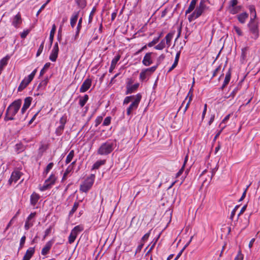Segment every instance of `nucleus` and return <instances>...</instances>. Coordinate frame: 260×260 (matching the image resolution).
I'll use <instances>...</instances> for the list:
<instances>
[{"mask_svg":"<svg viewBox=\"0 0 260 260\" xmlns=\"http://www.w3.org/2000/svg\"><path fill=\"white\" fill-rule=\"evenodd\" d=\"M54 240L52 239L48 241L41 250V254L46 256L48 254L54 243Z\"/></svg>","mask_w":260,"mask_h":260,"instance_id":"2eb2a0df","label":"nucleus"},{"mask_svg":"<svg viewBox=\"0 0 260 260\" xmlns=\"http://www.w3.org/2000/svg\"><path fill=\"white\" fill-rule=\"evenodd\" d=\"M79 12H80L79 11H77V12L75 11L73 13V14L71 17L70 24H71V27L73 28L74 27H75L76 23L77 21V20H78V18L79 17Z\"/></svg>","mask_w":260,"mask_h":260,"instance_id":"412c9836","label":"nucleus"},{"mask_svg":"<svg viewBox=\"0 0 260 260\" xmlns=\"http://www.w3.org/2000/svg\"><path fill=\"white\" fill-rule=\"evenodd\" d=\"M238 4V0H231L230 2V5L229 7H236L237 6V5Z\"/></svg>","mask_w":260,"mask_h":260,"instance_id":"e2e57ef3","label":"nucleus"},{"mask_svg":"<svg viewBox=\"0 0 260 260\" xmlns=\"http://www.w3.org/2000/svg\"><path fill=\"white\" fill-rule=\"evenodd\" d=\"M95 177L94 174H91L89 177H88L84 180L83 183L80 185V191L85 193L87 192L92 186Z\"/></svg>","mask_w":260,"mask_h":260,"instance_id":"7ed1b4c3","label":"nucleus"},{"mask_svg":"<svg viewBox=\"0 0 260 260\" xmlns=\"http://www.w3.org/2000/svg\"><path fill=\"white\" fill-rule=\"evenodd\" d=\"M248 8L250 11L251 17L250 19H256L257 18V15L256 12L255 10V8L254 5H249L248 7Z\"/></svg>","mask_w":260,"mask_h":260,"instance_id":"c756f323","label":"nucleus"},{"mask_svg":"<svg viewBox=\"0 0 260 260\" xmlns=\"http://www.w3.org/2000/svg\"><path fill=\"white\" fill-rule=\"evenodd\" d=\"M165 58V55L163 54H161L157 59L156 65L158 66L160 64L161 62Z\"/></svg>","mask_w":260,"mask_h":260,"instance_id":"6e6d98bb","label":"nucleus"},{"mask_svg":"<svg viewBox=\"0 0 260 260\" xmlns=\"http://www.w3.org/2000/svg\"><path fill=\"white\" fill-rule=\"evenodd\" d=\"M25 240H26V237L25 235H23L20 239L18 250H20L23 247L24 243L25 242Z\"/></svg>","mask_w":260,"mask_h":260,"instance_id":"a18cd8bd","label":"nucleus"},{"mask_svg":"<svg viewBox=\"0 0 260 260\" xmlns=\"http://www.w3.org/2000/svg\"><path fill=\"white\" fill-rule=\"evenodd\" d=\"M44 48V42H43L40 45L39 49L36 53V57H38L42 53Z\"/></svg>","mask_w":260,"mask_h":260,"instance_id":"603ef678","label":"nucleus"},{"mask_svg":"<svg viewBox=\"0 0 260 260\" xmlns=\"http://www.w3.org/2000/svg\"><path fill=\"white\" fill-rule=\"evenodd\" d=\"M237 19L241 23H244L248 17V14L246 12H243L237 15Z\"/></svg>","mask_w":260,"mask_h":260,"instance_id":"b1692460","label":"nucleus"},{"mask_svg":"<svg viewBox=\"0 0 260 260\" xmlns=\"http://www.w3.org/2000/svg\"><path fill=\"white\" fill-rule=\"evenodd\" d=\"M226 125H224L223 126H222L221 128V129H220L219 131H218L215 136H214V138L213 139V141L214 142L216 141V139H217V138L220 136V135L221 134V133H222V131L223 130V129L225 127Z\"/></svg>","mask_w":260,"mask_h":260,"instance_id":"864d4df0","label":"nucleus"},{"mask_svg":"<svg viewBox=\"0 0 260 260\" xmlns=\"http://www.w3.org/2000/svg\"><path fill=\"white\" fill-rule=\"evenodd\" d=\"M22 23L21 16L20 13H18L12 19V25L15 28L20 27Z\"/></svg>","mask_w":260,"mask_h":260,"instance_id":"ddd939ff","label":"nucleus"},{"mask_svg":"<svg viewBox=\"0 0 260 260\" xmlns=\"http://www.w3.org/2000/svg\"><path fill=\"white\" fill-rule=\"evenodd\" d=\"M207 8L208 7L206 5L205 0H201L199 5L195 10L197 16H200Z\"/></svg>","mask_w":260,"mask_h":260,"instance_id":"9d476101","label":"nucleus"},{"mask_svg":"<svg viewBox=\"0 0 260 260\" xmlns=\"http://www.w3.org/2000/svg\"><path fill=\"white\" fill-rule=\"evenodd\" d=\"M241 9V6H238L233 7H228V11L230 14L234 15L240 12Z\"/></svg>","mask_w":260,"mask_h":260,"instance_id":"c85d7f7f","label":"nucleus"},{"mask_svg":"<svg viewBox=\"0 0 260 260\" xmlns=\"http://www.w3.org/2000/svg\"><path fill=\"white\" fill-rule=\"evenodd\" d=\"M249 50L248 47H245L241 49V55L240 57V61L243 62L246 59L247 56V52Z\"/></svg>","mask_w":260,"mask_h":260,"instance_id":"393cba45","label":"nucleus"},{"mask_svg":"<svg viewBox=\"0 0 260 260\" xmlns=\"http://www.w3.org/2000/svg\"><path fill=\"white\" fill-rule=\"evenodd\" d=\"M103 120V116H98L95 120V126L98 127L102 122Z\"/></svg>","mask_w":260,"mask_h":260,"instance_id":"8fccbe9b","label":"nucleus"},{"mask_svg":"<svg viewBox=\"0 0 260 260\" xmlns=\"http://www.w3.org/2000/svg\"><path fill=\"white\" fill-rule=\"evenodd\" d=\"M147 72L145 69L142 70L140 74L139 79L141 81H144L147 78Z\"/></svg>","mask_w":260,"mask_h":260,"instance_id":"58836bf2","label":"nucleus"},{"mask_svg":"<svg viewBox=\"0 0 260 260\" xmlns=\"http://www.w3.org/2000/svg\"><path fill=\"white\" fill-rule=\"evenodd\" d=\"M118 9H115L114 11L111 14V21H113L117 15Z\"/></svg>","mask_w":260,"mask_h":260,"instance_id":"69168bd1","label":"nucleus"},{"mask_svg":"<svg viewBox=\"0 0 260 260\" xmlns=\"http://www.w3.org/2000/svg\"><path fill=\"white\" fill-rule=\"evenodd\" d=\"M32 80L29 77H25L21 82L18 88V91H21L25 89Z\"/></svg>","mask_w":260,"mask_h":260,"instance_id":"f3484780","label":"nucleus"},{"mask_svg":"<svg viewBox=\"0 0 260 260\" xmlns=\"http://www.w3.org/2000/svg\"><path fill=\"white\" fill-rule=\"evenodd\" d=\"M166 47V43L165 39H163L161 42L155 46V49L156 50H162Z\"/></svg>","mask_w":260,"mask_h":260,"instance_id":"4c0bfd02","label":"nucleus"},{"mask_svg":"<svg viewBox=\"0 0 260 260\" xmlns=\"http://www.w3.org/2000/svg\"><path fill=\"white\" fill-rule=\"evenodd\" d=\"M22 173L18 170H14L11 174V177L8 180V184L11 185L12 182L16 183L21 177Z\"/></svg>","mask_w":260,"mask_h":260,"instance_id":"1a4fd4ad","label":"nucleus"},{"mask_svg":"<svg viewBox=\"0 0 260 260\" xmlns=\"http://www.w3.org/2000/svg\"><path fill=\"white\" fill-rule=\"evenodd\" d=\"M199 17L200 16H197V14L196 13V11H194L191 15L188 16V19L189 22H191Z\"/></svg>","mask_w":260,"mask_h":260,"instance_id":"49530a36","label":"nucleus"},{"mask_svg":"<svg viewBox=\"0 0 260 260\" xmlns=\"http://www.w3.org/2000/svg\"><path fill=\"white\" fill-rule=\"evenodd\" d=\"M106 162L105 160H99L96 161L92 166V170L98 169L101 166L104 165Z\"/></svg>","mask_w":260,"mask_h":260,"instance_id":"2f4dec72","label":"nucleus"},{"mask_svg":"<svg viewBox=\"0 0 260 260\" xmlns=\"http://www.w3.org/2000/svg\"><path fill=\"white\" fill-rule=\"evenodd\" d=\"M231 115L228 114L222 120L221 123L220 124L219 126H221L222 124H226L228 122V121L229 120Z\"/></svg>","mask_w":260,"mask_h":260,"instance_id":"052dcab7","label":"nucleus"},{"mask_svg":"<svg viewBox=\"0 0 260 260\" xmlns=\"http://www.w3.org/2000/svg\"><path fill=\"white\" fill-rule=\"evenodd\" d=\"M231 69H229L228 71L226 73L225 77L224 78V82H225V83H226L229 84V83L230 81V79H231Z\"/></svg>","mask_w":260,"mask_h":260,"instance_id":"c03bdc74","label":"nucleus"},{"mask_svg":"<svg viewBox=\"0 0 260 260\" xmlns=\"http://www.w3.org/2000/svg\"><path fill=\"white\" fill-rule=\"evenodd\" d=\"M207 105L206 104H205L204 105V110L203 111L202 114V121H203L204 120V119L205 118V115H206V113L207 112Z\"/></svg>","mask_w":260,"mask_h":260,"instance_id":"680f3d73","label":"nucleus"},{"mask_svg":"<svg viewBox=\"0 0 260 260\" xmlns=\"http://www.w3.org/2000/svg\"><path fill=\"white\" fill-rule=\"evenodd\" d=\"M32 100V98L31 97H30V96L26 97L24 99V102L23 104V106H24L25 107H26L28 108L31 103Z\"/></svg>","mask_w":260,"mask_h":260,"instance_id":"ea45409f","label":"nucleus"},{"mask_svg":"<svg viewBox=\"0 0 260 260\" xmlns=\"http://www.w3.org/2000/svg\"><path fill=\"white\" fill-rule=\"evenodd\" d=\"M48 80L49 79L48 77H46L44 80H42L39 84L37 87V90H44L46 88Z\"/></svg>","mask_w":260,"mask_h":260,"instance_id":"bb28decb","label":"nucleus"},{"mask_svg":"<svg viewBox=\"0 0 260 260\" xmlns=\"http://www.w3.org/2000/svg\"><path fill=\"white\" fill-rule=\"evenodd\" d=\"M174 34H167L165 38L164 39L165 40L166 44L168 45V46H170V43L173 38V35Z\"/></svg>","mask_w":260,"mask_h":260,"instance_id":"79ce46f5","label":"nucleus"},{"mask_svg":"<svg viewBox=\"0 0 260 260\" xmlns=\"http://www.w3.org/2000/svg\"><path fill=\"white\" fill-rule=\"evenodd\" d=\"M192 96H193V94H192V88H191L190 89V90L189 91L188 94H187V95L186 96V97L185 98V100L183 101V102H182V105L180 107L179 109V111L181 107H182L183 105L184 104V103H185V101L188 98V97L189 98V97H191V100H192Z\"/></svg>","mask_w":260,"mask_h":260,"instance_id":"09e8293b","label":"nucleus"},{"mask_svg":"<svg viewBox=\"0 0 260 260\" xmlns=\"http://www.w3.org/2000/svg\"><path fill=\"white\" fill-rule=\"evenodd\" d=\"M151 230L149 232L145 234L142 238L141 240L145 242L148 240L150 235Z\"/></svg>","mask_w":260,"mask_h":260,"instance_id":"bf43d9fd","label":"nucleus"},{"mask_svg":"<svg viewBox=\"0 0 260 260\" xmlns=\"http://www.w3.org/2000/svg\"><path fill=\"white\" fill-rule=\"evenodd\" d=\"M92 80L89 78H86L83 82L80 88V92H85L87 91L91 85Z\"/></svg>","mask_w":260,"mask_h":260,"instance_id":"4468645a","label":"nucleus"},{"mask_svg":"<svg viewBox=\"0 0 260 260\" xmlns=\"http://www.w3.org/2000/svg\"><path fill=\"white\" fill-rule=\"evenodd\" d=\"M40 198V196L38 193L33 192L30 197V202L31 205L35 206Z\"/></svg>","mask_w":260,"mask_h":260,"instance_id":"aec40b11","label":"nucleus"},{"mask_svg":"<svg viewBox=\"0 0 260 260\" xmlns=\"http://www.w3.org/2000/svg\"><path fill=\"white\" fill-rule=\"evenodd\" d=\"M79 105L81 107H83L89 99L87 94H85L83 96H79Z\"/></svg>","mask_w":260,"mask_h":260,"instance_id":"a878e982","label":"nucleus"},{"mask_svg":"<svg viewBox=\"0 0 260 260\" xmlns=\"http://www.w3.org/2000/svg\"><path fill=\"white\" fill-rule=\"evenodd\" d=\"M189 34H188V35L187 34H177L175 41L180 37H184L185 39H187Z\"/></svg>","mask_w":260,"mask_h":260,"instance_id":"0e129e2a","label":"nucleus"},{"mask_svg":"<svg viewBox=\"0 0 260 260\" xmlns=\"http://www.w3.org/2000/svg\"><path fill=\"white\" fill-rule=\"evenodd\" d=\"M73 170V167H71L70 166H69L67 168V169L65 170L64 173H63L62 178V181H63L66 179H67L68 176L69 174L72 172Z\"/></svg>","mask_w":260,"mask_h":260,"instance_id":"c9c22d12","label":"nucleus"},{"mask_svg":"<svg viewBox=\"0 0 260 260\" xmlns=\"http://www.w3.org/2000/svg\"><path fill=\"white\" fill-rule=\"evenodd\" d=\"M258 22L257 18L256 19H250L249 23L248 24L249 30L252 32H258Z\"/></svg>","mask_w":260,"mask_h":260,"instance_id":"9b49d317","label":"nucleus"},{"mask_svg":"<svg viewBox=\"0 0 260 260\" xmlns=\"http://www.w3.org/2000/svg\"><path fill=\"white\" fill-rule=\"evenodd\" d=\"M239 205H236L235 207V208L233 209V210L232 211L231 216H230V219L231 220H233L234 217L236 214L237 210L239 208Z\"/></svg>","mask_w":260,"mask_h":260,"instance_id":"5fc2aeb1","label":"nucleus"},{"mask_svg":"<svg viewBox=\"0 0 260 260\" xmlns=\"http://www.w3.org/2000/svg\"><path fill=\"white\" fill-rule=\"evenodd\" d=\"M48 145L42 143L38 150V154L36 156V160H39L43 155L44 153L48 149Z\"/></svg>","mask_w":260,"mask_h":260,"instance_id":"dca6fc26","label":"nucleus"},{"mask_svg":"<svg viewBox=\"0 0 260 260\" xmlns=\"http://www.w3.org/2000/svg\"><path fill=\"white\" fill-rule=\"evenodd\" d=\"M82 18L81 17L79 20L78 25L77 26V30H76V32H79V31L81 29V26H82Z\"/></svg>","mask_w":260,"mask_h":260,"instance_id":"13d9d810","label":"nucleus"},{"mask_svg":"<svg viewBox=\"0 0 260 260\" xmlns=\"http://www.w3.org/2000/svg\"><path fill=\"white\" fill-rule=\"evenodd\" d=\"M95 11H96V8L95 7H94L92 8L91 11L90 12L89 16V18H88V21H89V22H91L92 21L93 17V16H94V14Z\"/></svg>","mask_w":260,"mask_h":260,"instance_id":"de8ad7c7","label":"nucleus"},{"mask_svg":"<svg viewBox=\"0 0 260 260\" xmlns=\"http://www.w3.org/2000/svg\"><path fill=\"white\" fill-rule=\"evenodd\" d=\"M198 0H191L188 8L185 11V14H187L192 12L194 9Z\"/></svg>","mask_w":260,"mask_h":260,"instance_id":"7c9ffc66","label":"nucleus"},{"mask_svg":"<svg viewBox=\"0 0 260 260\" xmlns=\"http://www.w3.org/2000/svg\"><path fill=\"white\" fill-rule=\"evenodd\" d=\"M36 212H31L26 218L24 228L25 230H28L31 227L34 225V222L35 221V218L36 216Z\"/></svg>","mask_w":260,"mask_h":260,"instance_id":"6e6552de","label":"nucleus"},{"mask_svg":"<svg viewBox=\"0 0 260 260\" xmlns=\"http://www.w3.org/2000/svg\"><path fill=\"white\" fill-rule=\"evenodd\" d=\"M111 117L110 116H108L106 117L104 120L103 123V126H108L111 123Z\"/></svg>","mask_w":260,"mask_h":260,"instance_id":"3c124183","label":"nucleus"},{"mask_svg":"<svg viewBox=\"0 0 260 260\" xmlns=\"http://www.w3.org/2000/svg\"><path fill=\"white\" fill-rule=\"evenodd\" d=\"M152 54V52H148L144 56L142 60V63L145 66H149L152 63V60L151 58Z\"/></svg>","mask_w":260,"mask_h":260,"instance_id":"a211bd4d","label":"nucleus"},{"mask_svg":"<svg viewBox=\"0 0 260 260\" xmlns=\"http://www.w3.org/2000/svg\"><path fill=\"white\" fill-rule=\"evenodd\" d=\"M21 103V100L18 99L14 101L8 106L4 117L5 121H7L14 119V116L20 109Z\"/></svg>","mask_w":260,"mask_h":260,"instance_id":"f257e3e1","label":"nucleus"},{"mask_svg":"<svg viewBox=\"0 0 260 260\" xmlns=\"http://www.w3.org/2000/svg\"><path fill=\"white\" fill-rule=\"evenodd\" d=\"M59 52V48L57 43H56L53 47L52 50H51V52L49 56V59L53 62H54L56 60V59L58 57V54Z\"/></svg>","mask_w":260,"mask_h":260,"instance_id":"f8f14e48","label":"nucleus"},{"mask_svg":"<svg viewBox=\"0 0 260 260\" xmlns=\"http://www.w3.org/2000/svg\"><path fill=\"white\" fill-rule=\"evenodd\" d=\"M139 85V83H137L134 84V85L129 86V87H127L126 90L125 91V94H129L134 92L135 91L137 90Z\"/></svg>","mask_w":260,"mask_h":260,"instance_id":"5701e85b","label":"nucleus"},{"mask_svg":"<svg viewBox=\"0 0 260 260\" xmlns=\"http://www.w3.org/2000/svg\"><path fill=\"white\" fill-rule=\"evenodd\" d=\"M35 252V247H29L26 251L22 260H30Z\"/></svg>","mask_w":260,"mask_h":260,"instance_id":"6ab92c4d","label":"nucleus"},{"mask_svg":"<svg viewBox=\"0 0 260 260\" xmlns=\"http://www.w3.org/2000/svg\"><path fill=\"white\" fill-rule=\"evenodd\" d=\"M9 59V57L8 56H6L3 57L0 60V71H2L4 67L6 66L8 64V61Z\"/></svg>","mask_w":260,"mask_h":260,"instance_id":"473e14b6","label":"nucleus"},{"mask_svg":"<svg viewBox=\"0 0 260 260\" xmlns=\"http://www.w3.org/2000/svg\"><path fill=\"white\" fill-rule=\"evenodd\" d=\"M136 95H130L126 96L123 101V105L128 104L132 100H135Z\"/></svg>","mask_w":260,"mask_h":260,"instance_id":"37998d69","label":"nucleus"},{"mask_svg":"<svg viewBox=\"0 0 260 260\" xmlns=\"http://www.w3.org/2000/svg\"><path fill=\"white\" fill-rule=\"evenodd\" d=\"M79 206V203L78 202H75L74 204L73 207L69 213V216H72L75 212L77 210V208Z\"/></svg>","mask_w":260,"mask_h":260,"instance_id":"a19ab883","label":"nucleus"},{"mask_svg":"<svg viewBox=\"0 0 260 260\" xmlns=\"http://www.w3.org/2000/svg\"><path fill=\"white\" fill-rule=\"evenodd\" d=\"M180 55V52L179 51L176 53L175 60H174V61H173V64L170 67V68L169 69L168 72L172 71L174 69H175L176 67V66H177V64L178 63Z\"/></svg>","mask_w":260,"mask_h":260,"instance_id":"cd10ccee","label":"nucleus"},{"mask_svg":"<svg viewBox=\"0 0 260 260\" xmlns=\"http://www.w3.org/2000/svg\"><path fill=\"white\" fill-rule=\"evenodd\" d=\"M54 166L53 162H50L48 164L46 168L43 171V175L46 176L49 172V171L53 168Z\"/></svg>","mask_w":260,"mask_h":260,"instance_id":"e433bc0d","label":"nucleus"},{"mask_svg":"<svg viewBox=\"0 0 260 260\" xmlns=\"http://www.w3.org/2000/svg\"><path fill=\"white\" fill-rule=\"evenodd\" d=\"M56 180V177L54 174L51 173L49 178L46 179L44 184L40 187V190L41 191H44L54 184Z\"/></svg>","mask_w":260,"mask_h":260,"instance_id":"20e7f679","label":"nucleus"},{"mask_svg":"<svg viewBox=\"0 0 260 260\" xmlns=\"http://www.w3.org/2000/svg\"><path fill=\"white\" fill-rule=\"evenodd\" d=\"M141 99L142 95L140 93H137L136 95V98L127 108L126 114L127 115H130L132 111L136 110L138 108Z\"/></svg>","mask_w":260,"mask_h":260,"instance_id":"39448f33","label":"nucleus"},{"mask_svg":"<svg viewBox=\"0 0 260 260\" xmlns=\"http://www.w3.org/2000/svg\"><path fill=\"white\" fill-rule=\"evenodd\" d=\"M75 152L74 150H72L70 151L69 153L67 156L66 159V164H69L72 160L74 156Z\"/></svg>","mask_w":260,"mask_h":260,"instance_id":"f704fd0d","label":"nucleus"},{"mask_svg":"<svg viewBox=\"0 0 260 260\" xmlns=\"http://www.w3.org/2000/svg\"><path fill=\"white\" fill-rule=\"evenodd\" d=\"M133 82L134 80L132 78H127V81L126 82V88L132 85Z\"/></svg>","mask_w":260,"mask_h":260,"instance_id":"338daca9","label":"nucleus"},{"mask_svg":"<svg viewBox=\"0 0 260 260\" xmlns=\"http://www.w3.org/2000/svg\"><path fill=\"white\" fill-rule=\"evenodd\" d=\"M67 122V116L66 115H63L59 119V125L55 129V133L56 136H59L62 135L64 129L65 124Z\"/></svg>","mask_w":260,"mask_h":260,"instance_id":"0eeeda50","label":"nucleus"},{"mask_svg":"<svg viewBox=\"0 0 260 260\" xmlns=\"http://www.w3.org/2000/svg\"><path fill=\"white\" fill-rule=\"evenodd\" d=\"M116 147V141L109 139L101 144L97 150V154L103 156L108 155L112 152Z\"/></svg>","mask_w":260,"mask_h":260,"instance_id":"f03ea898","label":"nucleus"},{"mask_svg":"<svg viewBox=\"0 0 260 260\" xmlns=\"http://www.w3.org/2000/svg\"><path fill=\"white\" fill-rule=\"evenodd\" d=\"M75 1L77 6L81 9H83L86 6V0H75Z\"/></svg>","mask_w":260,"mask_h":260,"instance_id":"72a5a7b5","label":"nucleus"},{"mask_svg":"<svg viewBox=\"0 0 260 260\" xmlns=\"http://www.w3.org/2000/svg\"><path fill=\"white\" fill-rule=\"evenodd\" d=\"M157 67L158 66L156 64L155 66H154L151 67L150 68L145 69V70L147 72H149L150 73H153L156 70Z\"/></svg>","mask_w":260,"mask_h":260,"instance_id":"4d7b16f0","label":"nucleus"},{"mask_svg":"<svg viewBox=\"0 0 260 260\" xmlns=\"http://www.w3.org/2000/svg\"><path fill=\"white\" fill-rule=\"evenodd\" d=\"M221 69V66H219L214 71L213 73L212 76L211 77V79L213 78L214 77H215L217 75V73Z\"/></svg>","mask_w":260,"mask_h":260,"instance_id":"774afa93","label":"nucleus"},{"mask_svg":"<svg viewBox=\"0 0 260 260\" xmlns=\"http://www.w3.org/2000/svg\"><path fill=\"white\" fill-rule=\"evenodd\" d=\"M120 58V55L119 54L117 55L114 57V58L112 60L111 66L109 70V72L110 73H112L113 70L115 68L117 62Z\"/></svg>","mask_w":260,"mask_h":260,"instance_id":"4be33fe9","label":"nucleus"},{"mask_svg":"<svg viewBox=\"0 0 260 260\" xmlns=\"http://www.w3.org/2000/svg\"><path fill=\"white\" fill-rule=\"evenodd\" d=\"M83 227L81 225L75 226L71 231L68 238V242L73 243L77 238L79 233L83 230Z\"/></svg>","mask_w":260,"mask_h":260,"instance_id":"423d86ee","label":"nucleus"}]
</instances>
